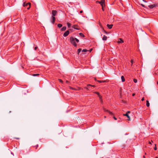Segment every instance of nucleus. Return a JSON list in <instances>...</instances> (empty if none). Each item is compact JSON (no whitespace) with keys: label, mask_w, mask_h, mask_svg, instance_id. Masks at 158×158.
Instances as JSON below:
<instances>
[{"label":"nucleus","mask_w":158,"mask_h":158,"mask_svg":"<svg viewBox=\"0 0 158 158\" xmlns=\"http://www.w3.org/2000/svg\"><path fill=\"white\" fill-rule=\"evenodd\" d=\"M66 27L65 26H64L61 28V30L62 31H64L66 30Z\"/></svg>","instance_id":"nucleus-14"},{"label":"nucleus","mask_w":158,"mask_h":158,"mask_svg":"<svg viewBox=\"0 0 158 158\" xmlns=\"http://www.w3.org/2000/svg\"><path fill=\"white\" fill-rule=\"evenodd\" d=\"M70 41L71 43L75 47H76L77 46V44L75 42V38H74L72 37H70Z\"/></svg>","instance_id":"nucleus-1"},{"label":"nucleus","mask_w":158,"mask_h":158,"mask_svg":"<svg viewBox=\"0 0 158 158\" xmlns=\"http://www.w3.org/2000/svg\"><path fill=\"white\" fill-rule=\"evenodd\" d=\"M75 41L76 42H77V43H78L79 42V40L76 38H75Z\"/></svg>","instance_id":"nucleus-24"},{"label":"nucleus","mask_w":158,"mask_h":158,"mask_svg":"<svg viewBox=\"0 0 158 158\" xmlns=\"http://www.w3.org/2000/svg\"><path fill=\"white\" fill-rule=\"evenodd\" d=\"M124 41L123 40H122L121 39H119L118 42V43H123Z\"/></svg>","instance_id":"nucleus-11"},{"label":"nucleus","mask_w":158,"mask_h":158,"mask_svg":"<svg viewBox=\"0 0 158 158\" xmlns=\"http://www.w3.org/2000/svg\"><path fill=\"white\" fill-rule=\"evenodd\" d=\"M146 106L147 107H148V100L146 101Z\"/></svg>","instance_id":"nucleus-27"},{"label":"nucleus","mask_w":158,"mask_h":158,"mask_svg":"<svg viewBox=\"0 0 158 158\" xmlns=\"http://www.w3.org/2000/svg\"><path fill=\"white\" fill-rule=\"evenodd\" d=\"M104 32L105 33H107V32H106V31H104Z\"/></svg>","instance_id":"nucleus-39"},{"label":"nucleus","mask_w":158,"mask_h":158,"mask_svg":"<svg viewBox=\"0 0 158 158\" xmlns=\"http://www.w3.org/2000/svg\"><path fill=\"white\" fill-rule=\"evenodd\" d=\"M37 47H35V48H34L35 50H36V49H37Z\"/></svg>","instance_id":"nucleus-34"},{"label":"nucleus","mask_w":158,"mask_h":158,"mask_svg":"<svg viewBox=\"0 0 158 158\" xmlns=\"http://www.w3.org/2000/svg\"><path fill=\"white\" fill-rule=\"evenodd\" d=\"M130 111H127L126 113H127V114H128V113H130Z\"/></svg>","instance_id":"nucleus-33"},{"label":"nucleus","mask_w":158,"mask_h":158,"mask_svg":"<svg viewBox=\"0 0 158 158\" xmlns=\"http://www.w3.org/2000/svg\"><path fill=\"white\" fill-rule=\"evenodd\" d=\"M96 94L98 95V96L99 97V98L101 99V96H100L99 93H98V92H96Z\"/></svg>","instance_id":"nucleus-17"},{"label":"nucleus","mask_w":158,"mask_h":158,"mask_svg":"<svg viewBox=\"0 0 158 158\" xmlns=\"http://www.w3.org/2000/svg\"><path fill=\"white\" fill-rule=\"evenodd\" d=\"M148 105H149V103Z\"/></svg>","instance_id":"nucleus-46"},{"label":"nucleus","mask_w":158,"mask_h":158,"mask_svg":"<svg viewBox=\"0 0 158 158\" xmlns=\"http://www.w3.org/2000/svg\"><path fill=\"white\" fill-rule=\"evenodd\" d=\"M67 24L68 27L70 28L71 25V24L69 23H67Z\"/></svg>","instance_id":"nucleus-20"},{"label":"nucleus","mask_w":158,"mask_h":158,"mask_svg":"<svg viewBox=\"0 0 158 158\" xmlns=\"http://www.w3.org/2000/svg\"><path fill=\"white\" fill-rule=\"evenodd\" d=\"M153 147H154L153 146L150 145V146H149V148H150L151 149H152V148H153Z\"/></svg>","instance_id":"nucleus-21"},{"label":"nucleus","mask_w":158,"mask_h":158,"mask_svg":"<svg viewBox=\"0 0 158 158\" xmlns=\"http://www.w3.org/2000/svg\"><path fill=\"white\" fill-rule=\"evenodd\" d=\"M62 24H58L57 25V26L59 28L61 27H62Z\"/></svg>","instance_id":"nucleus-16"},{"label":"nucleus","mask_w":158,"mask_h":158,"mask_svg":"<svg viewBox=\"0 0 158 158\" xmlns=\"http://www.w3.org/2000/svg\"><path fill=\"white\" fill-rule=\"evenodd\" d=\"M99 25H100V26H101V24H100V23L99 24Z\"/></svg>","instance_id":"nucleus-41"},{"label":"nucleus","mask_w":158,"mask_h":158,"mask_svg":"<svg viewBox=\"0 0 158 158\" xmlns=\"http://www.w3.org/2000/svg\"><path fill=\"white\" fill-rule=\"evenodd\" d=\"M101 101H102V100H101Z\"/></svg>","instance_id":"nucleus-44"},{"label":"nucleus","mask_w":158,"mask_h":158,"mask_svg":"<svg viewBox=\"0 0 158 158\" xmlns=\"http://www.w3.org/2000/svg\"><path fill=\"white\" fill-rule=\"evenodd\" d=\"M51 18H52L51 22H52V23L53 24L54 23L55 20V17L52 16Z\"/></svg>","instance_id":"nucleus-7"},{"label":"nucleus","mask_w":158,"mask_h":158,"mask_svg":"<svg viewBox=\"0 0 158 158\" xmlns=\"http://www.w3.org/2000/svg\"><path fill=\"white\" fill-rule=\"evenodd\" d=\"M133 81H134V82L135 83H137V80L135 79H134Z\"/></svg>","instance_id":"nucleus-22"},{"label":"nucleus","mask_w":158,"mask_h":158,"mask_svg":"<svg viewBox=\"0 0 158 158\" xmlns=\"http://www.w3.org/2000/svg\"><path fill=\"white\" fill-rule=\"evenodd\" d=\"M35 146H36L35 148L36 149H37V147H38V144H37Z\"/></svg>","instance_id":"nucleus-31"},{"label":"nucleus","mask_w":158,"mask_h":158,"mask_svg":"<svg viewBox=\"0 0 158 158\" xmlns=\"http://www.w3.org/2000/svg\"><path fill=\"white\" fill-rule=\"evenodd\" d=\"M113 26V25H112V24L109 25V24H107V26L108 27L109 29H111L112 28Z\"/></svg>","instance_id":"nucleus-10"},{"label":"nucleus","mask_w":158,"mask_h":158,"mask_svg":"<svg viewBox=\"0 0 158 158\" xmlns=\"http://www.w3.org/2000/svg\"><path fill=\"white\" fill-rule=\"evenodd\" d=\"M143 6H144V5H142Z\"/></svg>","instance_id":"nucleus-47"},{"label":"nucleus","mask_w":158,"mask_h":158,"mask_svg":"<svg viewBox=\"0 0 158 158\" xmlns=\"http://www.w3.org/2000/svg\"><path fill=\"white\" fill-rule=\"evenodd\" d=\"M157 6V4H154L153 5H149V7L150 9H152L154 7H156Z\"/></svg>","instance_id":"nucleus-5"},{"label":"nucleus","mask_w":158,"mask_h":158,"mask_svg":"<svg viewBox=\"0 0 158 158\" xmlns=\"http://www.w3.org/2000/svg\"><path fill=\"white\" fill-rule=\"evenodd\" d=\"M59 81H60V82L61 83H62L63 82L60 79H59Z\"/></svg>","instance_id":"nucleus-29"},{"label":"nucleus","mask_w":158,"mask_h":158,"mask_svg":"<svg viewBox=\"0 0 158 158\" xmlns=\"http://www.w3.org/2000/svg\"><path fill=\"white\" fill-rule=\"evenodd\" d=\"M103 110H104V112H108L110 114H113L109 110H106L105 108H104Z\"/></svg>","instance_id":"nucleus-8"},{"label":"nucleus","mask_w":158,"mask_h":158,"mask_svg":"<svg viewBox=\"0 0 158 158\" xmlns=\"http://www.w3.org/2000/svg\"><path fill=\"white\" fill-rule=\"evenodd\" d=\"M121 78L123 82H124L125 81V79L123 76H122L121 77Z\"/></svg>","instance_id":"nucleus-13"},{"label":"nucleus","mask_w":158,"mask_h":158,"mask_svg":"<svg viewBox=\"0 0 158 158\" xmlns=\"http://www.w3.org/2000/svg\"><path fill=\"white\" fill-rule=\"evenodd\" d=\"M57 14V11L56 10H52V16L55 17Z\"/></svg>","instance_id":"nucleus-4"},{"label":"nucleus","mask_w":158,"mask_h":158,"mask_svg":"<svg viewBox=\"0 0 158 158\" xmlns=\"http://www.w3.org/2000/svg\"><path fill=\"white\" fill-rule=\"evenodd\" d=\"M39 75V74H34L33 75V76H38Z\"/></svg>","instance_id":"nucleus-25"},{"label":"nucleus","mask_w":158,"mask_h":158,"mask_svg":"<svg viewBox=\"0 0 158 158\" xmlns=\"http://www.w3.org/2000/svg\"><path fill=\"white\" fill-rule=\"evenodd\" d=\"M143 157L144 158H145V156H143Z\"/></svg>","instance_id":"nucleus-40"},{"label":"nucleus","mask_w":158,"mask_h":158,"mask_svg":"<svg viewBox=\"0 0 158 158\" xmlns=\"http://www.w3.org/2000/svg\"><path fill=\"white\" fill-rule=\"evenodd\" d=\"M123 115L124 116H127L128 118V120H130V116H129V115L128 114H127V113H126L125 114H123Z\"/></svg>","instance_id":"nucleus-9"},{"label":"nucleus","mask_w":158,"mask_h":158,"mask_svg":"<svg viewBox=\"0 0 158 158\" xmlns=\"http://www.w3.org/2000/svg\"><path fill=\"white\" fill-rule=\"evenodd\" d=\"M150 145H152L154 147L153 149L155 150H157L156 144L154 143L152 140H151V142H149V146H150Z\"/></svg>","instance_id":"nucleus-2"},{"label":"nucleus","mask_w":158,"mask_h":158,"mask_svg":"<svg viewBox=\"0 0 158 158\" xmlns=\"http://www.w3.org/2000/svg\"><path fill=\"white\" fill-rule=\"evenodd\" d=\"M142 101H143L144 100V98H143L142 99Z\"/></svg>","instance_id":"nucleus-37"},{"label":"nucleus","mask_w":158,"mask_h":158,"mask_svg":"<svg viewBox=\"0 0 158 158\" xmlns=\"http://www.w3.org/2000/svg\"><path fill=\"white\" fill-rule=\"evenodd\" d=\"M104 117H105V118H106V116H104Z\"/></svg>","instance_id":"nucleus-43"},{"label":"nucleus","mask_w":158,"mask_h":158,"mask_svg":"<svg viewBox=\"0 0 158 158\" xmlns=\"http://www.w3.org/2000/svg\"><path fill=\"white\" fill-rule=\"evenodd\" d=\"M157 84L158 85V81L157 82Z\"/></svg>","instance_id":"nucleus-42"},{"label":"nucleus","mask_w":158,"mask_h":158,"mask_svg":"<svg viewBox=\"0 0 158 158\" xmlns=\"http://www.w3.org/2000/svg\"><path fill=\"white\" fill-rule=\"evenodd\" d=\"M88 86L89 87V86H93V87H94L95 86L94 85H88Z\"/></svg>","instance_id":"nucleus-30"},{"label":"nucleus","mask_w":158,"mask_h":158,"mask_svg":"<svg viewBox=\"0 0 158 158\" xmlns=\"http://www.w3.org/2000/svg\"><path fill=\"white\" fill-rule=\"evenodd\" d=\"M82 12H83V11H82V10H81V11H80V13H82Z\"/></svg>","instance_id":"nucleus-36"},{"label":"nucleus","mask_w":158,"mask_h":158,"mask_svg":"<svg viewBox=\"0 0 158 158\" xmlns=\"http://www.w3.org/2000/svg\"><path fill=\"white\" fill-rule=\"evenodd\" d=\"M156 158H158V157H156Z\"/></svg>","instance_id":"nucleus-45"},{"label":"nucleus","mask_w":158,"mask_h":158,"mask_svg":"<svg viewBox=\"0 0 158 158\" xmlns=\"http://www.w3.org/2000/svg\"><path fill=\"white\" fill-rule=\"evenodd\" d=\"M69 31L68 30L66 31L64 34L63 36L64 37L67 36L69 34Z\"/></svg>","instance_id":"nucleus-6"},{"label":"nucleus","mask_w":158,"mask_h":158,"mask_svg":"<svg viewBox=\"0 0 158 158\" xmlns=\"http://www.w3.org/2000/svg\"><path fill=\"white\" fill-rule=\"evenodd\" d=\"M79 35L81 37H84V34L81 33H79Z\"/></svg>","instance_id":"nucleus-18"},{"label":"nucleus","mask_w":158,"mask_h":158,"mask_svg":"<svg viewBox=\"0 0 158 158\" xmlns=\"http://www.w3.org/2000/svg\"><path fill=\"white\" fill-rule=\"evenodd\" d=\"M98 81L99 83L105 82H106V81Z\"/></svg>","instance_id":"nucleus-19"},{"label":"nucleus","mask_w":158,"mask_h":158,"mask_svg":"<svg viewBox=\"0 0 158 158\" xmlns=\"http://www.w3.org/2000/svg\"><path fill=\"white\" fill-rule=\"evenodd\" d=\"M105 6V5H103V6H101L102 7V10H103V11H104V6Z\"/></svg>","instance_id":"nucleus-26"},{"label":"nucleus","mask_w":158,"mask_h":158,"mask_svg":"<svg viewBox=\"0 0 158 158\" xmlns=\"http://www.w3.org/2000/svg\"><path fill=\"white\" fill-rule=\"evenodd\" d=\"M107 39V37L106 35H104L102 38V40L105 41Z\"/></svg>","instance_id":"nucleus-12"},{"label":"nucleus","mask_w":158,"mask_h":158,"mask_svg":"<svg viewBox=\"0 0 158 158\" xmlns=\"http://www.w3.org/2000/svg\"><path fill=\"white\" fill-rule=\"evenodd\" d=\"M135 95V94H132V96H134Z\"/></svg>","instance_id":"nucleus-38"},{"label":"nucleus","mask_w":158,"mask_h":158,"mask_svg":"<svg viewBox=\"0 0 158 158\" xmlns=\"http://www.w3.org/2000/svg\"><path fill=\"white\" fill-rule=\"evenodd\" d=\"M113 118H114L115 119V120H116L117 119V118H116V117L114 116L113 117Z\"/></svg>","instance_id":"nucleus-35"},{"label":"nucleus","mask_w":158,"mask_h":158,"mask_svg":"<svg viewBox=\"0 0 158 158\" xmlns=\"http://www.w3.org/2000/svg\"><path fill=\"white\" fill-rule=\"evenodd\" d=\"M81 48H79L78 49L77 52V54H79V53L81 51Z\"/></svg>","instance_id":"nucleus-15"},{"label":"nucleus","mask_w":158,"mask_h":158,"mask_svg":"<svg viewBox=\"0 0 158 158\" xmlns=\"http://www.w3.org/2000/svg\"><path fill=\"white\" fill-rule=\"evenodd\" d=\"M131 65L132 66V64H133V63L134 62H133V60H131Z\"/></svg>","instance_id":"nucleus-28"},{"label":"nucleus","mask_w":158,"mask_h":158,"mask_svg":"<svg viewBox=\"0 0 158 158\" xmlns=\"http://www.w3.org/2000/svg\"><path fill=\"white\" fill-rule=\"evenodd\" d=\"M87 51V49H83L82 50V52H86Z\"/></svg>","instance_id":"nucleus-23"},{"label":"nucleus","mask_w":158,"mask_h":158,"mask_svg":"<svg viewBox=\"0 0 158 158\" xmlns=\"http://www.w3.org/2000/svg\"><path fill=\"white\" fill-rule=\"evenodd\" d=\"M96 3H99L100 4L101 6H102L105 4V0H102L101 1H97Z\"/></svg>","instance_id":"nucleus-3"},{"label":"nucleus","mask_w":158,"mask_h":158,"mask_svg":"<svg viewBox=\"0 0 158 158\" xmlns=\"http://www.w3.org/2000/svg\"><path fill=\"white\" fill-rule=\"evenodd\" d=\"M76 26V25H73V28L75 29H78L77 28H76L75 27Z\"/></svg>","instance_id":"nucleus-32"}]
</instances>
